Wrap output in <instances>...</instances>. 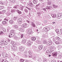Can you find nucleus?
Instances as JSON below:
<instances>
[{
    "label": "nucleus",
    "mask_w": 62,
    "mask_h": 62,
    "mask_svg": "<svg viewBox=\"0 0 62 62\" xmlns=\"http://www.w3.org/2000/svg\"><path fill=\"white\" fill-rule=\"evenodd\" d=\"M11 32L10 33L9 35V37L11 38L10 37H13L15 35V33L14 32V31L12 30L11 31Z\"/></svg>",
    "instance_id": "1"
},
{
    "label": "nucleus",
    "mask_w": 62,
    "mask_h": 62,
    "mask_svg": "<svg viewBox=\"0 0 62 62\" xmlns=\"http://www.w3.org/2000/svg\"><path fill=\"white\" fill-rule=\"evenodd\" d=\"M1 29L3 30V31L0 32V35H2L4 33H6V29L4 28L3 27H2Z\"/></svg>",
    "instance_id": "2"
},
{
    "label": "nucleus",
    "mask_w": 62,
    "mask_h": 62,
    "mask_svg": "<svg viewBox=\"0 0 62 62\" xmlns=\"http://www.w3.org/2000/svg\"><path fill=\"white\" fill-rule=\"evenodd\" d=\"M11 51H13L14 50V49L16 50H17V47L16 46H14V45L12 46H11Z\"/></svg>",
    "instance_id": "3"
},
{
    "label": "nucleus",
    "mask_w": 62,
    "mask_h": 62,
    "mask_svg": "<svg viewBox=\"0 0 62 62\" xmlns=\"http://www.w3.org/2000/svg\"><path fill=\"white\" fill-rule=\"evenodd\" d=\"M26 31L28 33V34H31L32 33V31L31 29H28L26 30Z\"/></svg>",
    "instance_id": "4"
},
{
    "label": "nucleus",
    "mask_w": 62,
    "mask_h": 62,
    "mask_svg": "<svg viewBox=\"0 0 62 62\" xmlns=\"http://www.w3.org/2000/svg\"><path fill=\"white\" fill-rule=\"evenodd\" d=\"M22 21H23V20L21 18H19L18 19V23H19V24L22 23Z\"/></svg>",
    "instance_id": "5"
},
{
    "label": "nucleus",
    "mask_w": 62,
    "mask_h": 62,
    "mask_svg": "<svg viewBox=\"0 0 62 62\" xmlns=\"http://www.w3.org/2000/svg\"><path fill=\"white\" fill-rule=\"evenodd\" d=\"M19 50L20 51H23L24 50V47H23L22 46L19 47Z\"/></svg>",
    "instance_id": "6"
},
{
    "label": "nucleus",
    "mask_w": 62,
    "mask_h": 62,
    "mask_svg": "<svg viewBox=\"0 0 62 62\" xmlns=\"http://www.w3.org/2000/svg\"><path fill=\"white\" fill-rule=\"evenodd\" d=\"M2 55L3 57H8V55L6 53H3L2 54Z\"/></svg>",
    "instance_id": "7"
},
{
    "label": "nucleus",
    "mask_w": 62,
    "mask_h": 62,
    "mask_svg": "<svg viewBox=\"0 0 62 62\" xmlns=\"http://www.w3.org/2000/svg\"><path fill=\"white\" fill-rule=\"evenodd\" d=\"M52 42L51 41H48L47 42H46V44L47 45H51V44Z\"/></svg>",
    "instance_id": "8"
},
{
    "label": "nucleus",
    "mask_w": 62,
    "mask_h": 62,
    "mask_svg": "<svg viewBox=\"0 0 62 62\" xmlns=\"http://www.w3.org/2000/svg\"><path fill=\"white\" fill-rule=\"evenodd\" d=\"M57 54H57L56 52H55L54 53L52 54V56H53V57L56 56V57H57Z\"/></svg>",
    "instance_id": "9"
},
{
    "label": "nucleus",
    "mask_w": 62,
    "mask_h": 62,
    "mask_svg": "<svg viewBox=\"0 0 62 62\" xmlns=\"http://www.w3.org/2000/svg\"><path fill=\"white\" fill-rule=\"evenodd\" d=\"M22 26L23 28H26L27 27V24L26 23H23L22 25Z\"/></svg>",
    "instance_id": "10"
},
{
    "label": "nucleus",
    "mask_w": 62,
    "mask_h": 62,
    "mask_svg": "<svg viewBox=\"0 0 62 62\" xmlns=\"http://www.w3.org/2000/svg\"><path fill=\"white\" fill-rule=\"evenodd\" d=\"M56 40L58 41H61V39L60 38L58 37H56Z\"/></svg>",
    "instance_id": "11"
},
{
    "label": "nucleus",
    "mask_w": 62,
    "mask_h": 62,
    "mask_svg": "<svg viewBox=\"0 0 62 62\" xmlns=\"http://www.w3.org/2000/svg\"><path fill=\"white\" fill-rule=\"evenodd\" d=\"M27 44L28 46H31V42L30 41L28 42H27Z\"/></svg>",
    "instance_id": "12"
},
{
    "label": "nucleus",
    "mask_w": 62,
    "mask_h": 62,
    "mask_svg": "<svg viewBox=\"0 0 62 62\" xmlns=\"http://www.w3.org/2000/svg\"><path fill=\"white\" fill-rule=\"evenodd\" d=\"M50 54V52L49 50H47L45 53L46 54Z\"/></svg>",
    "instance_id": "13"
},
{
    "label": "nucleus",
    "mask_w": 62,
    "mask_h": 62,
    "mask_svg": "<svg viewBox=\"0 0 62 62\" xmlns=\"http://www.w3.org/2000/svg\"><path fill=\"white\" fill-rule=\"evenodd\" d=\"M57 57L58 58H61L62 57V56L58 54L57 55Z\"/></svg>",
    "instance_id": "14"
},
{
    "label": "nucleus",
    "mask_w": 62,
    "mask_h": 62,
    "mask_svg": "<svg viewBox=\"0 0 62 62\" xmlns=\"http://www.w3.org/2000/svg\"><path fill=\"white\" fill-rule=\"evenodd\" d=\"M9 23L11 24H12V23H13V21L12 20H11L9 21Z\"/></svg>",
    "instance_id": "15"
},
{
    "label": "nucleus",
    "mask_w": 62,
    "mask_h": 62,
    "mask_svg": "<svg viewBox=\"0 0 62 62\" xmlns=\"http://www.w3.org/2000/svg\"><path fill=\"white\" fill-rule=\"evenodd\" d=\"M39 49L40 50H41L43 49V46H40L39 47Z\"/></svg>",
    "instance_id": "16"
},
{
    "label": "nucleus",
    "mask_w": 62,
    "mask_h": 62,
    "mask_svg": "<svg viewBox=\"0 0 62 62\" xmlns=\"http://www.w3.org/2000/svg\"><path fill=\"white\" fill-rule=\"evenodd\" d=\"M8 41L6 40L5 41V42L3 43V44L5 45H7V44H8Z\"/></svg>",
    "instance_id": "17"
},
{
    "label": "nucleus",
    "mask_w": 62,
    "mask_h": 62,
    "mask_svg": "<svg viewBox=\"0 0 62 62\" xmlns=\"http://www.w3.org/2000/svg\"><path fill=\"white\" fill-rule=\"evenodd\" d=\"M26 41L25 39H23L22 40V42L23 43H25L26 42Z\"/></svg>",
    "instance_id": "18"
},
{
    "label": "nucleus",
    "mask_w": 62,
    "mask_h": 62,
    "mask_svg": "<svg viewBox=\"0 0 62 62\" xmlns=\"http://www.w3.org/2000/svg\"><path fill=\"white\" fill-rule=\"evenodd\" d=\"M31 39L32 41H35L36 39V38L35 37H32L31 38Z\"/></svg>",
    "instance_id": "19"
},
{
    "label": "nucleus",
    "mask_w": 62,
    "mask_h": 62,
    "mask_svg": "<svg viewBox=\"0 0 62 62\" xmlns=\"http://www.w3.org/2000/svg\"><path fill=\"white\" fill-rule=\"evenodd\" d=\"M19 30L20 31H21V32H23L24 31V29H22V28H20Z\"/></svg>",
    "instance_id": "20"
},
{
    "label": "nucleus",
    "mask_w": 62,
    "mask_h": 62,
    "mask_svg": "<svg viewBox=\"0 0 62 62\" xmlns=\"http://www.w3.org/2000/svg\"><path fill=\"white\" fill-rule=\"evenodd\" d=\"M55 31L57 34H59V31L58 29H56Z\"/></svg>",
    "instance_id": "21"
},
{
    "label": "nucleus",
    "mask_w": 62,
    "mask_h": 62,
    "mask_svg": "<svg viewBox=\"0 0 62 62\" xmlns=\"http://www.w3.org/2000/svg\"><path fill=\"white\" fill-rule=\"evenodd\" d=\"M14 28L15 29H18V26L17 25H14Z\"/></svg>",
    "instance_id": "22"
},
{
    "label": "nucleus",
    "mask_w": 62,
    "mask_h": 62,
    "mask_svg": "<svg viewBox=\"0 0 62 62\" xmlns=\"http://www.w3.org/2000/svg\"><path fill=\"white\" fill-rule=\"evenodd\" d=\"M50 52L52 54H54V53H55V52H54V50H50Z\"/></svg>",
    "instance_id": "23"
},
{
    "label": "nucleus",
    "mask_w": 62,
    "mask_h": 62,
    "mask_svg": "<svg viewBox=\"0 0 62 62\" xmlns=\"http://www.w3.org/2000/svg\"><path fill=\"white\" fill-rule=\"evenodd\" d=\"M11 44H12V45H16V44H15V43L13 41H11Z\"/></svg>",
    "instance_id": "24"
},
{
    "label": "nucleus",
    "mask_w": 62,
    "mask_h": 62,
    "mask_svg": "<svg viewBox=\"0 0 62 62\" xmlns=\"http://www.w3.org/2000/svg\"><path fill=\"white\" fill-rule=\"evenodd\" d=\"M24 11L25 12V13H28V10L26 9V8L24 9Z\"/></svg>",
    "instance_id": "25"
},
{
    "label": "nucleus",
    "mask_w": 62,
    "mask_h": 62,
    "mask_svg": "<svg viewBox=\"0 0 62 62\" xmlns=\"http://www.w3.org/2000/svg\"><path fill=\"white\" fill-rule=\"evenodd\" d=\"M2 23L3 25L6 24L7 23V22L6 21H3L2 22Z\"/></svg>",
    "instance_id": "26"
},
{
    "label": "nucleus",
    "mask_w": 62,
    "mask_h": 62,
    "mask_svg": "<svg viewBox=\"0 0 62 62\" xmlns=\"http://www.w3.org/2000/svg\"><path fill=\"white\" fill-rule=\"evenodd\" d=\"M33 3L34 4H36L37 3V1L35 0H34L33 1Z\"/></svg>",
    "instance_id": "27"
},
{
    "label": "nucleus",
    "mask_w": 62,
    "mask_h": 62,
    "mask_svg": "<svg viewBox=\"0 0 62 62\" xmlns=\"http://www.w3.org/2000/svg\"><path fill=\"white\" fill-rule=\"evenodd\" d=\"M51 16L53 17V18H55L56 17V15H51Z\"/></svg>",
    "instance_id": "28"
},
{
    "label": "nucleus",
    "mask_w": 62,
    "mask_h": 62,
    "mask_svg": "<svg viewBox=\"0 0 62 62\" xmlns=\"http://www.w3.org/2000/svg\"><path fill=\"white\" fill-rule=\"evenodd\" d=\"M44 30L46 32H48V29H47L46 28V27H45L44 28Z\"/></svg>",
    "instance_id": "29"
},
{
    "label": "nucleus",
    "mask_w": 62,
    "mask_h": 62,
    "mask_svg": "<svg viewBox=\"0 0 62 62\" xmlns=\"http://www.w3.org/2000/svg\"><path fill=\"white\" fill-rule=\"evenodd\" d=\"M58 17H61L62 16V14H58Z\"/></svg>",
    "instance_id": "30"
},
{
    "label": "nucleus",
    "mask_w": 62,
    "mask_h": 62,
    "mask_svg": "<svg viewBox=\"0 0 62 62\" xmlns=\"http://www.w3.org/2000/svg\"><path fill=\"white\" fill-rule=\"evenodd\" d=\"M37 60L38 61H40V62L41 60V58H39L37 59Z\"/></svg>",
    "instance_id": "31"
},
{
    "label": "nucleus",
    "mask_w": 62,
    "mask_h": 62,
    "mask_svg": "<svg viewBox=\"0 0 62 62\" xmlns=\"http://www.w3.org/2000/svg\"><path fill=\"white\" fill-rule=\"evenodd\" d=\"M31 23L33 27H35V25L34 23V22L32 23L31 22Z\"/></svg>",
    "instance_id": "32"
},
{
    "label": "nucleus",
    "mask_w": 62,
    "mask_h": 62,
    "mask_svg": "<svg viewBox=\"0 0 62 62\" xmlns=\"http://www.w3.org/2000/svg\"><path fill=\"white\" fill-rule=\"evenodd\" d=\"M15 11V10L14 9H12L11 10V12H14Z\"/></svg>",
    "instance_id": "33"
},
{
    "label": "nucleus",
    "mask_w": 62,
    "mask_h": 62,
    "mask_svg": "<svg viewBox=\"0 0 62 62\" xmlns=\"http://www.w3.org/2000/svg\"><path fill=\"white\" fill-rule=\"evenodd\" d=\"M23 6H22L20 7V9L22 11H23Z\"/></svg>",
    "instance_id": "34"
},
{
    "label": "nucleus",
    "mask_w": 62,
    "mask_h": 62,
    "mask_svg": "<svg viewBox=\"0 0 62 62\" xmlns=\"http://www.w3.org/2000/svg\"><path fill=\"white\" fill-rule=\"evenodd\" d=\"M29 6L31 7H33V3L31 2L30 3Z\"/></svg>",
    "instance_id": "35"
},
{
    "label": "nucleus",
    "mask_w": 62,
    "mask_h": 62,
    "mask_svg": "<svg viewBox=\"0 0 62 62\" xmlns=\"http://www.w3.org/2000/svg\"><path fill=\"white\" fill-rule=\"evenodd\" d=\"M50 48L51 49H53V50H54V49H55V47L53 46H52L51 47H50Z\"/></svg>",
    "instance_id": "36"
},
{
    "label": "nucleus",
    "mask_w": 62,
    "mask_h": 62,
    "mask_svg": "<svg viewBox=\"0 0 62 62\" xmlns=\"http://www.w3.org/2000/svg\"><path fill=\"white\" fill-rule=\"evenodd\" d=\"M51 7H46V8L47 9H51Z\"/></svg>",
    "instance_id": "37"
},
{
    "label": "nucleus",
    "mask_w": 62,
    "mask_h": 62,
    "mask_svg": "<svg viewBox=\"0 0 62 62\" xmlns=\"http://www.w3.org/2000/svg\"><path fill=\"white\" fill-rule=\"evenodd\" d=\"M17 12L19 14H21L22 13V12H21V11L19 10H17Z\"/></svg>",
    "instance_id": "38"
},
{
    "label": "nucleus",
    "mask_w": 62,
    "mask_h": 62,
    "mask_svg": "<svg viewBox=\"0 0 62 62\" xmlns=\"http://www.w3.org/2000/svg\"><path fill=\"white\" fill-rule=\"evenodd\" d=\"M55 43L57 44H60V43H60V42H58L57 41H56L55 42Z\"/></svg>",
    "instance_id": "39"
},
{
    "label": "nucleus",
    "mask_w": 62,
    "mask_h": 62,
    "mask_svg": "<svg viewBox=\"0 0 62 62\" xmlns=\"http://www.w3.org/2000/svg\"><path fill=\"white\" fill-rule=\"evenodd\" d=\"M28 52L29 54H32V52L30 50H29Z\"/></svg>",
    "instance_id": "40"
},
{
    "label": "nucleus",
    "mask_w": 62,
    "mask_h": 62,
    "mask_svg": "<svg viewBox=\"0 0 62 62\" xmlns=\"http://www.w3.org/2000/svg\"><path fill=\"white\" fill-rule=\"evenodd\" d=\"M24 56L25 58H27V57H28L27 55L26 54H24Z\"/></svg>",
    "instance_id": "41"
},
{
    "label": "nucleus",
    "mask_w": 62,
    "mask_h": 62,
    "mask_svg": "<svg viewBox=\"0 0 62 62\" xmlns=\"http://www.w3.org/2000/svg\"><path fill=\"white\" fill-rule=\"evenodd\" d=\"M53 7L54 8H57V6L56 5H53Z\"/></svg>",
    "instance_id": "42"
},
{
    "label": "nucleus",
    "mask_w": 62,
    "mask_h": 62,
    "mask_svg": "<svg viewBox=\"0 0 62 62\" xmlns=\"http://www.w3.org/2000/svg\"><path fill=\"white\" fill-rule=\"evenodd\" d=\"M7 48L8 50H10V49L9 48V47H10V46H7Z\"/></svg>",
    "instance_id": "43"
},
{
    "label": "nucleus",
    "mask_w": 62,
    "mask_h": 62,
    "mask_svg": "<svg viewBox=\"0 0 62 62\" xmlns=\"http://www.w3.org/2000/svg\"><path fill=\"white\" fill-rule=\"evenodd\" d=\"M20 61L21 62H24V60H23V59H20Z\"/></svg>",
    "instance_id": "44"
},
{
    "label": "nucleus",
    "mask_w": 62,
    "mask_h": 62,
    "mask_svg": "<svg viewBox=\"0 0 62 62\" xmlns=\"http://www.w3.org/2000/svg\"><path fill=\"white\" fill-rule=\"evenodd\" d=\"M43 42L44 44H46L47 41H43Z\"/></svg>",
    "instance_id": "45"
},
{
    "label": "nucleus",
    "mask_w": 62,
    "mask_h": 62,
    "mask_svg": "<svg viewBox=\"0 0 62 62\" xmlns=\"http://www.w3.org/2000/svg\"><path fill=\"white\" fill-rule=\"evenodd\" d=\"M10 1L12 3H14L15 2V0H10Z\"/></svg>",
    "instance_id": "46"
},
{
    "label": "nucleus",
    "mask_w": 62,
    "mask_h": 62,
    "mask_svg": "<svg viewBox=\"0 0 62 62\" xmlns=\"http://www.w3.org/2000/svg\"><path fill=\"white\" fill-rule=\"evenodd\" d=\"M43 9L44 10L45 12H47V11L46 10V9H45V8H43Z\"/></svg>",
    "instance_id": "47"
},
{
    "label": "nucleus",
    "mask_w": 62,
    "mask_h": 62,
    "mask_svg": "<svg viewBox=\"0 0 62 62\" xmlns=\"http://www.w3.org/2000/svg\"><path fill=\"white\" fill-rule=\"evenodd\" d=\"M23 34H22L21 35V37H20V38H21V39H22V38H23Z\"/></svg>",
    "instance_id": "48"
},
{
    "label": "nucleus",
    "mask_w": 62,
    "mask_h": 62,
    "mask_svg": "<svg viewBox=\"0 0 62 62\" xmlns=\"http://www.w3.org/2000/svg\"><path fill=\"white\" fill-rule=\"evenodd\" d=\"M17 19V17H14L13 18V19L14 20H16Z\"/></svg>",
    "instance_id": "49"
},
{
    "label": "nucleus",
    "mask_w": 62,
    "mask_h": 62,
    "mask_svg": "<svg viewBox=\"0 0 62 62\" xmlns=\"http://www.w3.org/2000/svg\"><path fill=\"white\" fill-rule=\"evenodd\" d=\"M26 22H27V23H30V21H29L28 20H26Z\"/></svg>",
    "instance_id": "50"
},
{
    "label": "nucleus",
    "mask_w": 62,
    "mask_h": 62,
    "mask_svg": "<svg viewBox=\"0 0 62 62\" xmlns=\"http://www.w3.org/2000/svg\"><path fill=\"white\" fill-rule=\"evenodd\" d=\"M53 41L54 42H55V38H54L53 39Z\"/></svg>",
    "instance_id": "51"
},
{
    "label": "nucleus",
    "mask_w": 62,
    "mask_h": 62,
    "mask_svg": "<svg viewBox=\"0 0 62 62\" xmlns=\"http://www.w3.org/2000/svg\"><path fill=\"white\" fill-rule=\"evenodd\" d=\"M14 8H17V6L16 5V6H14Z\"/></svg>",
    "instance_id": "52"
},
{
    "label": "nucleus",
    "mask_w": 62,
    "mask_h": 62,
    "mask_svg": "<svg viewBox=\"0 0 62 62\" xmlns=\"http://www.w3.org/2000/svg\"><path fill=\"white\" fill-rule=\"evenodd\" d=\"M46 28V29H47L48 30V31H49L50 29V28L49 27H47Z\"/></svg>",
    "instance_id": "53"
},
{
    "label": "nucleus",
    "mask_w": 62,
    "mask_h": 62,
    "mask_svg": "<svg viewBox=\"0 0 62 62\" xmlns=\"http://www.w3.org/2000/svg\"><path fill=\"white\" fill-rule=\"evenodd\" d=\"M48 4L49 5H51V2L50 1H49L48 2Z\"/></svg>",
    "instance_id": "54"
},
{
    "label": "nucleus",
    "mask_w": 62,
    "mask_h": 62,
    "mask_svg": "<svg viewBox=\"0 0 62 62\" xmlns=\"http://www.w3.org/2000/svg\"><path fill=\"white\" fill-rule=\"evenodd\" d=\"M28 57L29 58H32V55L31 56H29Z\"/></svg>",
    "instance_id": "55"
},
{
    "label": "nucleus",
    "mask_w": 62,
    "mask_h": 62,
    "mask_svg": "<svg viewBox=\"0 0 62 62\" xmlns=\"http://www.w3.org/2000/svg\"><path fill=\"white\" fill-rule=\"evenodd\" d=\"M2 12H4L5 13V12H6V10H3L2 11Z\"/></svg>",
    "instance_id": "56"
},
{
    "label": "nucleus",
    "mask_w": 62,
    "mask_h": 62,
    "mask_svg": "<svg viewBox=\"0 0 62 62\" xmlns=\"http://www.w3.org/2000/svg\"><path fill=\"white\" fill-rule=\"evenodd\" d=\"M44 51H47V48H44Z\"/></svg>",
    "instance_id": "57"
},
{
    "label": "nucleus",
    "mask_w": 62,
    "mask_h": 62,
    "mask_svg": "<svg viewBox=\"0 0 62 62\" xmlns=\"http://www.w3.org/2000/svg\"><path fill=\"white\" fill-rule=\"evenodd\" d=\"M47 22V20H45L44 21V23H46Z\"/></svg>",
    "instance_id": "58"
},
{
    "label": "nucleus",
    "mask_w": 62,
    "mask_h": 62,
    "mask_svg": "<svg viewBox=\"0 0 62 62\" xmlns=\"http://www.w3.org/2000/svg\"><path fill=\"white\" fill-rule=\"evenodd\" d=\"M1 7V9H3V8H5V7H4V6H2Z\"/></svg>",
    "instance_id": "59"
},
{
    "label": "nucleus",
    "mask_w": 62,
    "mask_h": 62,
    "mask_svg": "<svg viewBox=\"0 0 62 62\" xmlns=\"http://www.w3.org/2000/svg\"><path fill=\"white\" fill-rule=\"evenodd\" d=\"M3 44V43L2 42H0V44H1V45H2Z\"/></svg>",
    "instance_id": "60"
},
{
    "label": "nucleus",
    "mask_w": 62,
    "mask_h": 62,
    "mask_svg": "<svg viewBox=\"0 0 62 62\" xmlns=\"http://www.w3.org/2000/svg\"><path fill=\"white\" fill-rule=\"evenodd\" d=\"M44 62H47V60H44L43 61Z\"/></svg>",
    "instance_id": "61"
},
{
    "label": "nucleus",
    "mask_w": 62,
    "mask_h": 62,
    "mask_svg": "<svg viewBox=\"0 0 62 62\" xmlns=\"http://www.w3.org/2000/svg\"><path fill=\"white\" fill-rule=\"evenodd\" d=\"M51 62H56V61L55 60H53Z\"/></svg>",
    "instance_id": "62"
},
{
    "label": "nucleus",
    "mask_w": 62,
    "mask_h": 62,
    "mask_svg": "<svg viewBox=\"0 0 62 62\" xmlns=\"http://www.w3.org/2000/svg\"><path fill=\"white\" fill-rule=\"evenodd\" d=\"M42 37L43 38H44L45 37V35H42Z\"/></svg>",
    "instance_id": "63"
},
{
    "label": "nucleus",
    "mask_w": 62,
    "mask_h": 62,
    "mask_svg": "<svg viewBox=\"0 0 62 62\" xmlns=\"http://www.w3.org/2000/svg\"><path fill=\"white\" fill-rule=\"evenodd\" d=\"M25 62H29L28 60H25Z\"/></svg>",
    "instance_id": "64"
}]
</instances>
